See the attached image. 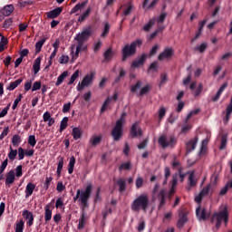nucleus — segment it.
<instances>
[{"label":"nucleus","instance_id":"1","mask_svg":"<svg viewBox=\"0 0 232 232\" xmlns=\"http://www.w3.org/2000/svg\"><path fill=\"white\" fill-rule=\"evenodd\" d=\"M72 200L77 202L82 209V215L78 220V229H84L86 227V220H88L85 212V209L88 208V185L83 188H78L76 190V197H73Z\"/></svg>","mask_w":232,"mask_h":232},{"label":"nucleus","instance_id":"2","mask_svg":"<svg viewBox=\"0 0 232 232\" xmlns=\"http://www.w3.org/2000/svg\"><path fill=\"white\" fill-rule=\"evenodd\" d=\"M148 208H150V197L148 194H140L130 204V209L134 213H139V211L148 213Z\"/></svg>","mask_w":232,"mask_h":232},{"label":"nucleus","instance_id":"3","mask_svg":"<svg viewBox=\"0 0 232 232\" xmlns=\"http://www.w3.org/2000/svg\"><path fill=\"white\" fill-rule=\"evenodd\" d=\"M137 46H142V40L137 39L136 41L132 42L130 44H127L121 49V61L124 63L128 61L129 57H133L135 53H137Z\"/></svg>","mask_w":232,"mask_h":232},{"label":"nucleus","instance_id":"4","mask_svg":"<svg viewBox=\"0 0 232 232\" xmlns=\"http://www.w3.org/2000/svg\"><path fill=\"white\" fill-rule=\"evenodd\" d=\"M213 220H217L216 229H220L222 221H224L225 226H227V222H229V210L227 205L221 206L220 211L213 214L211 222H213Z\"/></svg>","mask_w":232,"mask_h":232},{"label":"nucleus","instance_id":"5","mask_svg":"<svg viewBox=\"0 0 232 232\" xmlns=\"http://www.w3.org/2000/svg\"><path fill=\"white\" fill-rule=\"evenodd\" d=\"M126 122V112L121 113L120 119L116 121L115 126L111 130V137L113 140L118 141L122 139V133L124 131V123Z\"/></svg>","mask_w":232,"mask_h":232},{"label":"nucleus","instance_id":"6","mask_svg":"<svg viewBox=\"0 0 232 232\" xmlns=\"http://www.w3.org/2000/svg\"><path fill=\"white\" fill-rule=\"evenodd\" d=\"M74 41L78 43L75 55H79V52H81V50H85L86 48V45L84 44L88 42V27H86L82 32L77 34L74 37Z\"/></svg>","mask_w":232,"mask_h":232},{"label":"nucleus","instance_id":"7","mask_svg":"<svg viewBox=\"0 0 232 232\" xmlns=\"http://www.w3.org/2000/svg\"><path fill=\"white\" fill-rule=\"evenodd\" d=\"M158 142L163 150H166V148H175V145L177 144V138H175V136H169L168 138V136L163 134L159 138Z\"/></svg>","mask_w":232,"mask_h":232},{"label":"nucleus","instance_id":"8","mask_svg":"<svg viewBox=\"0 0 232 232\" xmlns=\"http://www.w3.org/2000/svg\"><path fill=\"white\" fill-rule=\"evenodd\" d=\"M53 202H55V199H53L52 202L48 203L44 207V218L46 224L52 220V209H53L55 207H53Z\"/></svg>","mask_w":232,"mask_h":232},{"label":"nucleus","instance_id":"9","mask_svg":"<svg viewBox=\"0 0 232 232\" xmlns=\"http://www.w3.org/2000/svg\"><path fill=\"white\" fill-rule=\"evenodd\" d=\"M173 48L166 47L162 53H160L158 56L160 61H164V59H171L174 55Z\"/></svg>","mask_w":232,"mask_h":232},{"label":"nucleus","instance_id":"10","mask_svg":"<svg viewBox=\"0 0 232 232\" xmlns=\"http://www.w3.org/2000/svg\"><path fill=\"white\" fill-rule=\"evenodd\" d=\"M130 133L132 139H135L136 137H142V130H140V127H139V121H136L131 126Z\"/></svg>","mask_w":232,"mask_h":232},{"label":"nucleus","instance_id":"11","mask_svg":"<svg viewBox=\"0 0 232 232\" xmlns=\"http://www.w3.org/2000/svg\"><path fill=\"white\" fill-rule=\"evenodd\" d=\"M148 59V54L143 53L140 57L134 60L131 63L132 68H139V66L144 65V63H146V60Z\"/></svg>","mask_w":232,"mask_h":232},{"label":"nucleus","instance_id":"12","mask_svg":"<svg viewBox=\"0 0 232 232\" xmlns=\"http://www.w3.org/2000/svg\"><path fill=\"white\" fill-rule=\"evenodd\" d=\"M196 215L199 220H208L209 214L206 212V208H201L200 206L196 209Z\"/></svg>","mask_w":232,"mask_h":232},{"label":"nucleus","instance_id":"13","mask_svg":"<svg viewBox=\"0 0 232 232\" xmlns=\"http://www.w3.org/2000/svg\"><path fill=\"white\" fill-rule=\"evenodd\" d=\"M158 199L160 202V205L158 207V209H162V208H164V206H166V190L165 189H161L159 194H158Z\"/></svg>","mask_w":232,"mask_h":232},{"label":"nucleus","instance_id":"14","mask_svg":"<svg viewBox=\"0 0 232 232\" xmlns=\"http://www.w3.org/2000/svg\"><path fill=\"white\" fill-rule=\"evenodd\" d=\"M22 215H23L24 218H25V220H27L26 224H27V226H29V227L34 226V213L25 209L23 211Z\"/></svg>","mask_w":232,"mask_h":232},{"label":"nucleus","instance_id":"15","mask_svg":"<svg viewBox=\"0 0 232 232\" xmlns=\"http://www.w3.org/2000/svg\"><path fill=\"white\" fill-rule=\"evenodd\" d=\"M63 14V7H56L53 10L47 13L48 19H55Z\"/></svg>","mask_w":232,"mask_h":232},{"label":"nucleus","instance_id":"16","mask_svg":"<svg viewBox=\"0 0 232 232\" xmlns=\"http://www.w3.org/2000/svg\"><path fill=\"white\" fill-rule=\"evenodd\" d=\"M14 10H15L14 5H7L1 9V14L5 17H8L9 15H12Z\"/></svg>","mask_w":232,"mask_h":232},{"label":"nucleus","instance_id":"17","mask_svg":"<svg viewBox=\"0 0 232 232\" xmlns=\"http://www.w3.org/2000/svg\"><path fill=\"white\" fill-rule=\"evenodd\" d=\"M197 142H198V138L195 137V139L190 140L186 144L187 148V153H191L195 148H197Z\"/></svg>","mask_w":232,"mask_h":232},{"label":"nucleus","instance_id":"18","mask_svg":"<svg viewBox=\"0 0 232 232\" xmlns=\"http://www.w3.org/2000/svg\"><path fill=\"white\" fill-rule=\"evenodd\" d=\"M114 56L115 51H113V48L111 47H109L103 53L104 61H106V63H110Z\"/></svg>","mask_w":232,"mask_h":232},{"label":"nucleus","instance_id":"19","mask_svg":"<svg viewBox=\"0 0 232 232\" xmlns=\"http://www.w3.org/2000/svg\"><path fill=\"white\" fill-rule=\"evenodd\" d=\"M15 182V172L14 170H10L6 173L5 177V186H10Z\"/></svg>","mask_w":232,"mask_h":232},{"label":"nucleus","instance_id":"20","mask_svg":"<svg viewBox=\"0 0 232 232\" xmlns=\"http://www.w3.org/2000/svg\"><path fill=\"white\" fill-rule=\"evenodd\" d=\"M186 222H188V214H186V213L179 214V218L178 224H177L179 229H182V227H184Z\"/></svg>","mask_w":232,"mask_h":232},{"label":"nucleus","instance_id":"21","mask_svg":"<svg viewBox=\"0 0 232 232\" xmlns=\"http://www.w3.org/2000/svg\"><path fill=\"white\" fill-rule=\"evenodd\" d=\"M86 5H88V0H85L84 2L81 4H77L72 10L71 14H77L79 11L82 12L84 8H86Z\"/></svg>","mask_w":232,"mask_h":232},{"label":"nucleus","instance_id":"22","mask_svg":"<svg viewBox=\"0 0 232 232\" xmlns=\"http://www.w3.org/2000/svg\"><path fill=\"white\" fill-rule=\"evenodd\" d=\"M43 119H44V122H48L49 127L53 126V124L55 123V120L52 118V115L50 114L49 111H46L44 113Z\"/></svg>","mask_w":232,"mask_h":232},{"label":"nucleus","instance_id":"23","mask_svg":"<svg viewBox=\"0 0 232 232\" xmlns=\"http://www.w3.org/2000/svg\"><path fill=\"white\" fill-rule=\"evenodd\" d=\"M35 189V184L30 182L25 187V198L32 197L34 190Z\"/></svg>","mask_w":232,"mask_h":232},{"label":"nucleus","instance_id":"24","mask_svg":"<svg viewBox=\"0 0 232 232\" xmlns=\"http://www.w3.org/2000/svg\"><path fill=\"white\" fill-rule=\"evenodd\" d=\"M41 56L37 57L34 60V63L33 64V70H34V75H37V73H39L40 70H41Z\"/></svg>","mask_w":232,"mask_h":232},{"label":"nucleus","instance_id":"25","mask_svg":"<svg viewBox=\"0 0 232 232\" xmlns=\"http://www.w3.org/2000/svg\"><path fill=\"white\" fill-rule=\"evenodd\" d=\"M58 164H57V177H61V171H63V166H64V158L63 156H59L57 158Z\"/></svg>","mask_w":232,"mask_h":232},{"label":"nucleus","instance_id":"26","mask_svg":"<svg viewBox=\"0 0 232 232\" xmlns=\"http://www.w3.org/2000/svg\"><path fill=\"white\" fill-rule=\"evenodd\" d=\"M72 135L74 140H79V139H81V137H82V130L77 127H74L72 129Z\"/></svg>","mask_w":232,"mask_h":232},{"label":"nucleus","instance_id":"27","mask_svg":"<svg viewBox=\"0 0 232 232\" xmlns=\"http://www.w3.org/2000/svg\"><path fill=\"white\" fill-rule=\"evenodd\" d=\"M111 28V25L110 24V23L107 22L104 24V27H103L102 34H101V37L102 39H105V37L110 34Z\"/></svg>","mask_w":232,"mask_h":232},{"label":"nucleus","instance_id":"28","mask_svg":"<svg viewBox=\"0 0 232 232\" xmlns=\"http://www.w3.org/2000/svg\"><path fill=\"white\" fill-rule=\"evenodd\" d=\"M68 76V71H64L62 74H60L57 78V81L55 82V86H61L63 82H64V79H66Z\"/></svg>","mask_w":232,"mask_h":232},{"label":"nucleus","instance_id":"29","mask_svg":"<svg viewBox=\"0 0 232 232\" xmlns=\"http://www.w3.org/2000/svg\"><path fill=\"white\" fill-rule=\"evenodd\" d=\"M7 157H8L9 160H11V162H14V160H15V158L17 157V150H14V148H12V146H10Z\"/></svg>","mask_w":232,"mask_h":232},{"label":"nucleus","instance_id":"30","mask_svg":"<svg viewBox=\"0 0 232 232\" xmlns=\"http://www.w3.org/2000/svg\"><path fill=\"white\" fill-rule=\"evenodd\" d=\"M21 82H23V78H19L18 80L12 82L7 87V90H9V92H14V90L16 89Z\"/></svg>","mask_w":232,"mask_h":232},{"label":"nucleus","instance_id":"31","mask_svg":"<svg viewBox=\"0 0 232 232\" xmlns=\"http://www.w3.org/2000/svg\"><path fill=\"white\" fill-rule=\"evenodd\" d=\"M88 86V74H86L83 78V80L82 81V82L78 83L77 86V90L78 92H82V90H84V87Z\"/></svg>","mask_w":232,"mask_h":232},{"label":"nucleus","instance_id":"32","mask_svg":"<svg viewBox=\"0 0 232 232\" xmlns=\"http://www.w3.org/2000/svg\"><path fill=\"white\" fill-rule=\"evenodd\" d=\"M73 168H75V156H72L68 164V173L72 175L73 173Z\"/></svg>","mask_w":232,"mask_h":232},{"label":"nucleus","instance_id":"33","mask_svg":"<svg viewBox=\"0 0 232 232\" xmlns=\"http://www.w3.org/2000/svg\"><path fill=\"white\" fill-rule=\"evenodd\" d=\"M231 113H232V105L229 103L227 107V113L224 118L225 124H227V122H229V120L231 119Z\"/></svg>","mask_w":232,"mask_h":232},{"label":"nucleus","instance_id":"34","mask_svg":"<svg viewBox=\"0 0 232 232\" xmlns=\"http://www.w3.org/2000/svg\"><path fill=\"white\" fill-rule=\"evenodd\" d=\"M44 43H46V38H43L42 40H39L35 44V53H41V50H42L43 45L44 44Z\"/></svg>","mask_w":232,"mask_h":232},{"label":"nucleus","instance_id":"35","mask_svg":"<svg viewBox=\"0 0 232 232\" xmlns=\"http://www.w3.org/2000/svg\"><path fill=\"white\" fill-rule=\"evenodd\" d=\"M66 128H68V117H63L60 123V133H63Z\"/></svg>","mask_w":232,"mask_h":232},{"label":"nucleus","instance_id":"36","mask_svg":"<svg viewBox=\"0 0 232 232\" xmlns=\"http://www.w3.org/2000/svg\"><path fill=\"white\" fill-rule=\"evenodd\" d=\"M150 92H151V85L147 84L140 89L139 96L142 97L146 95V93H150Z\"/></svg>","mask_w":232,"mask_h":232},{"label":"nucleus","instance_id":"37","mask_svg":"<svg viewBox=\"0 0 232 232\" xmlns=\"http://www.w3.org/2000/svg\"><path fill=\"white\" fill-rule=\"evenodd\" d=\"M24 231V221L20 219L19 222L16 223L14 232H23Z\"/></svg>","mask_w":232,"mask_h":232},{"label":"nucleus","instance_id":"38","mask_svg":"<svg viewBox=\"0 0 232 232\" xmlns=\"http://www.w3.org/2000/svg\"><path fill=\"white\" fill-rule=\"evenodd\" d=\"M189 188H195L197 186V180H195V172H191L188 177Z\"/></svg>","mask_w":232,"mask_h":232},{"label":"nucleus","instance_id":"39","mask_svg":"<svg viewBox=\"0 0 232 232\" xmlns=\"http://www.w3.org/2000/svg\"><path fill=\"white\" fill-rule=\"evenodd\" d=\"M21 136H19L18 134H14L12 138L13 146H14V148H17L19 144H21Z\"/></svg>","mask_w":232,"mask_h":232},{"label":"nucleus","instance_id":"40","mask_svg":"<svg viewBox=\"0 0 232 232\" xmlns=\"http://www.w3.org/2000/svg\"><path fill=\"white\" fill-rule=\"evenodd\" d=\"M117 186H119L121 193H124L126 190V180L122 179H118Z\"/></svg>","mask_w":232,"mask_h":232},{"label":"nucleus","instance_id":"41","mask_svg":"<svg viewBox=\"0 0 232 232\" xmlns=\"http://www.w3.org/2000/svg\"><path fill=\"white\" fill-rule=\"evenodd\" d=\"M122 77H126V71L124 69L121 68L119 76H117L114 80V84H119V82H121V79H122Z\"/></svg>","mask_w":232,"mask_h":232},{"label":"nucleus","instance_id":"42","mask_svg":"<svg viewBox=\"0 0 232 232\" xmlns=\"http://www.w3.org/2000/svg\"><path fill=\"white\" fill-rule=\"evenodd\" d=\"M229 188H232V181H228L226 186L221 188L220 192H219V195L221 197H224V195H226V193H227Z\"/></svg>","mask_w":232,"mask_h":232},{"label":"nucleus","instance_id":"43","mask_svg":"<svg viewBox=\"0 0 232 232\" xmlns=\"http://www.w3.org/2000/svg\"><path fill=\"white\" fill-rule=\"evenodd\" d=\"M8 44V38L2 35L0 40V53L5 52V46Z\"/></svg>","mask_w":232,"mask_h":232},{"label":"nucleus","instance_id":"44","mask_svg":"<svg viewBox=\"0 0 232 232\" xmlns=\"http://www.w3.org/2000/svg\"><path fill=\"white\" fill-rule=\"evenodd\" d=\"M226 146H227V134H224L221 137V144H220L219 149L220 150H226Z\"/></svg>","mask_w":232,"mask_h":232},{"label":"nucleus","instance_id":"45","mask_svg":"<svg viewBox=\"0 0 232 232\" xmlns=\"http://www.w3.org/2000/svg\"><path fill=\"white\" fill-rule=\"evenodd\" d=\"M141 86H142V82H141L140 80H138L137 82H136V84H134V85H132V86L130 87V92H131L132 93H135V92H137V90H139V89L141 88Z\"/></svg>","mask_w":232,"mask_h":232},{"label":"nucleus","instance_id":"46","mask_svg":"<svg viewBox=\"0 0 232 232\" xmlns=\"http://www.w3.org/2000/svg\"><path fill=\"white\" fill-rule=\"evenodd\" d=\"M123 169H126V170L131 169V162L128 161V162L122 163L119 167V171H123Z\"/></svg>","mask_w":232,"mask_h":232},{"label":"nucleus","instance_id":"47","mask_svg":"<svg viewBox=\"0 0 232 232\" xmlns=\"http://www.w3.org/2000/svg\"><path fill=\"white\" fill-rule=\"evenodd\" d=\"M101 140H102V137L94 136L92 138V140H91L90 141H91L92 146H97V145L101 144Z\"/></svg>","mask_w":232,"mask_h":232},{"label":"nucleus","instance_id":"48","mask_svg":"<svg viewBox=\"0 0 232 232\" xmlns=\"http://www.w3.org/2000/svg\"><path fill=\"white\" fill-rule=\"evenodd\" d=\"M195 50H197L198 52H199L200 53H204V52H206V50H208V44L203 43L200 45H198Z\"/></svg>","mask_w":232,"mask_h":232},{"label":"nucleus","instance_id":"49","mask_svg":"<svg viewBox=\"0 0 232 232\" xmlns=\"http://www.w3.org/2000/svg\"><path fill=\"white\" fill-rule=\"evenodd\" d=\"M55 208L56 209H63V208H64V201L63 200V198H58L56 199Z\"/></svg>","mask_w":232,"mask_h":232},{"label":"nucleus","instance_id":"50","mask_svg":"<svg viewBox=\"0 0 232 232\" xmlns=\"http://www.w3.org/2000/svg\"><path fill=\"white\" fill-rule=\"evenodd\" d=\"M159 3V0H152L151 3L148 5H146V7H143L144 10H153L157 6V4Z\"/></svg>","mask_w":232,"mask_h":232},{"label":"nucleus","instance_id":"51","mask_svg":"<svg viewBox=\"0 0 232 232\" xmlns=\"http://www.w3.org/2000/svg\"><path fill=\"white\" fill-rule=\"evenodd\" d=\"M8 166V158H6L0 166V175H3L5 173V170L6 169V167Z\"/></svg>","mask_w":232,"mask_h":232},{"label":"nucleus","instance_id":"52","mask_svg":"<svg viewBox=\"0 0 232 232\" xmlns=\"http://www.w3.org/2000/svg\"><path fill=\"white\" fill-rule=\"evenodd\" d=\"M17 154H18V160H23L25 156L24 149H23V147H19L17 150Z\"/></svg>","mask_w":232,"mask_h":232},{"label":"nucleus","instance_id":"53","mask_svg":"<svg viewBox=\"0 0 232 232\" xmlns=\"http://www.w3.org/2000/svg\"><path fill=\"white\" fill-rule=\"evenodd\" d=\"M70 61V57L68 55H64L63 54L60 58H59V63L60 64H68Z\"/></svg>","mask_w":232,"mask_h":232},{"label":"nucleus","instance_id":"54","mask_svg":"<svg viewBox=\"0 0 232 232\" xmlns=\"http://www.w3.org/2000/svg\"><path fill=\"white\" fill-rule=\"evenodd\" d=\"M79 78V71H75L74 73L71 76V79L68 82L69 85L73 84L75 81Z\"/></svg>","mask_w":232,"mask_h":232},{"label":"nucleus","instance_id":"55","mask_svg":"<svg viewBox=\"0 0 232 232\" xmlns=\"http://www.w3.org/2000/svg\"><path fill=\"white\" fill-rule=\"evenodd\" d=\"M28 144L32 146V148L35 147L37 144V140H35V135H30L28 138Z\"/></svg>","mask_w":232,"mask_h":232},{"label":"nucleus","instance_id":"56","mask_svg":"<svg viewBox=\"0 0 232 232\" xmlns=\"http://www.w3.org/2000/svg\"><path fill=\"white\" fill-rule=\"evenodd\" d=\"M101 200H102V198H101V188H98L94 197V203L97 204L98 202H101Z\"/></svg>","mask_w":232,"mask_h":232},{"label":"nucleus","instance_id":"57","mask_svg":"<svg viewBox=\"0 0 232 232\" xmlns=\"http://www.w3.org/2000/svg\"><path fill=\"white\" fill-rule=\"evenodd\" d=\"M159 72V64H158V63L157 62H153L150 65V67H149V69H148V72Z\"/></svg>","mask_w":232,"mask_h":232},{"label":"nucleus","instance_id":"58","mask_svg":"<svg viewBox=\"0 0 232 232\" xmlns=\"http://www.w3.org/2000/svg\"><path fill=\"white\" fill-rule=\"evenodd\" d=\"M153 24H155V20H150L149 23L144 25L143 30L145 32H150V30H151V26H153Z\"/></svg>","mask_w":232,"mask_h":232},{"label":"nucleus","instance_id":"59","mask_svg":"<svg viewBox=\"0 0 232 232\" xmlns=\"http://www.w3.org/2000/svg\"><path fill=\"white\" fill-rule=\"evenodd\" d=\"M204 90V85L202 83L198 84V87L194 92V97H198L200 93H202V91Z\"/></svg>","mask_w":232,"mask_h":232},{"label":"nucleus","instance_id":"60","mask_svg":"<svg viewBox=\"0 0 232 232\" xmlns=\"http://www.w3.org/2000/svg\"><path fill=\"white\" fill-rule=\"evenodd\" d=\"M102 46V42L101 40H99L97 43H95L93 45L94 53H97L99 52V50H101Z\"/></svg>","mask_w":232,"mask_h":232},{"label":"nucleus","instance_id":"61","mask_svg":"<svg viewBox=\"0 0 232 232\" xmlns=\"http://www.w3.org/2000/svg\"><path fill=\"white\" fill-rule=\"evenodd\" d=\"M22 99H23V94H19L17 97H16V99L14 100V104H13V110H15L16 108H17V105L19 104V102H21V101H22Z\"/></svg>","mask_w":232,"mask_h":232},{"label":"nucleus","instance_id":"62","mask_svg":"<svg viewBox=\"0 0 232 232\" xmlns=\"http://www.w3.org/2000/svg\"><path fill=\"white\" fill-rule=\"evenodd\" d=\"M41 81L34 82L32 87V92H37V90H41Z\"/></svg>","mask_w":232,"mask_h":232},{"label":"nucleus","instance_id":"63","mask_svg":"<svg viewBox=\"0 0 232 232\" xmlns=\"http://www.w3.org/2000/svg\"><path fill=\"white\" fill-rule=\"evenodd\" d=\"M85 19H88V9H86L84 13L79 16L78 21L79 23H83Z\"/></svg>","mask_w":232,"mask_h":232},{"label":"nucleus","instance_id":"64","mask_svg":"<svg viewBox=\"0 0 232 232\" xmlns=\"http://www.w3.org/2000/svg\"><path fill=\"white\" fill-rule=\"evenodd\" d=\"M168 82V74L163 73L160 75V86H162Z\"/></svg>","mask_w":232,"mask_h":232}]
</instances>
